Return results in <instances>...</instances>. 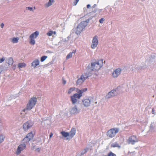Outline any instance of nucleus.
<instances>
[{
	"instance_id": "nucleus-22",
	"label": "nucleus",
	"mask_w": 156,
	"mask_h": 156,
	"mask_svg": "<svg viewBox=\"0 0 156 156\" xmlns=\"http://www.w3.org/2000/svg\"><path fill=\"white\" fill-rule=\"evenodd\" d=\"M71 100L72 102V104L73 105L76 104L78 101L76 98H73V97L72 96L71 97Z\"/></svg>"
},
{
	"instance_id": "nucleus-6",
	"label": "nucleus",
	"mask_w": 156,
	"mask_h": 156,
	"mask_svg": "<svg viewBox=\"0 0 156 156\" xmlns=\"http://www.w3.org/2000/svg\"><path fill=\"white\" fill-rule=\"evenodd\" d=\"M138 141V139L137 138L136 136L135 135H133L129 137L127 140L128 144H131L132 145L134 144Z\"/></svg>"
},
{
	"instance_id": "nucleus-21",
	"label": "nucleus",
	"mask_w": 156,
	"mask_h": 156,
	"mask_svg": "<svg viewBox=\"0 0 156 156\" xmlns=\"http://www.w3.org/2000/svg\"><path fill=\"white\" fill-rule=\"evenodd\" d=\"M76 52V51H73L72 52H70L67 55L66 57V59H68L71 58L73 55V53L74 54Z\"/></svg>"
},
{
	"instance_id": "nucleus-16",
	"label": "nucleus",
	"mask_w": 156,
	"mask_h": 156,
	"mask_svg": "<svg viewBox=\"0 0 156 156\" xmlns=\"http://www.w3.org/2000/svg\"><path fill=\"white\" fill-rule=\"evenodd\" d=\"M39 64V61L38 59H36L34 60L32 63L31 66H32L35 68L36 66L38 65Z\"/></svg>"
},
{
	"instance_id": "nucleus-24",
	"label": "nucleus",
	"mask_w": 156,
	"mask_h": 156,
	"mask_svg": "<svg viewBox=\"0 0 156 156\" xmlns=\"http://www.w3.org/2000/svg\"><path fill=\"white\" fill-rule=\"evenodd\" d=\"M13 60L12 58L10 57L6 60V62L9 65L12 64L13 62Z\"/></svg>"
},
{
	"instance_id": "nucleus-60",
	"label": "nucleus",
	"mask_w": 156,
	"mask_h": 156,
	"mask_svg": "<svg viewBox=\"0 0 156 156\" xmlns=\"http://www.w3.org/2000/svg\"><path fill=\"white\" fill-rule=\"evenodd\" d=\"M95 104H97V102H95Z\"/></svg>"
},
{
	"instance_id": "nucleus-8",
	"label": "nucleus",
	"mask_w": 156,
	"mask_h": 156,
	"mask_svg": "<svg viewBox=\"0 0 156 156\" xmlns=\"http://www.w3.org/2000/svg\"><path fill=\"white\" fill-rule=\"evenodd\" d=\"M26 147V145L25 143L20 144L18 147L16 154L17 155H19L20 154L21 151L25 149Z\"/></svg>"
},
{
	"instance_id": "nucleus-51",
	"label": "nucleus",
	"mask_w": 156,
	"mask_h": 156,
	"mask_svg": "<svg viewBox=\"0 0 156 156\" xmlns=\"http://www.w3.org/2000/svg\"><path fill=\"white\" fill-rule=\"evenodd\" d=\"M35 151H37L38 152H39L40 151V148H38L36 149L35 150Z\"/></svg>"
},
{
	"instance_id": "nucleus-47",
	"label": "nucleus",
	"mask_w": 156,
	"mask_h": 156,
	"mask_svg": "<svg viewBox=\"0 0 156 156\" xmlns=\"http://www.w3.org/2000/svg\"><path fill=\"white\" fill-rule=\"evenodd\" d=\"M83 22H86L87 23H87L89 22V19H87L85 21H83Z\"/></svg>"
},
{
	"instance_id": "nucleus-4",
	"label": "nucleus",
	"mask_w": 156,
	"mask_h": 156,
	"mask_svg": "<svg viewBox=\"0 0 156 156\" xmlns=\"http://www.w3.org/2000/svg\"><path fill=\"white\" fill-rule=\"evenodd\" d=\"M87 26V24L86 22H81L76 28L75 33L77 35L80 34Z\"/></svg>"
},
{
	"instance_id": "nucleus-39",
	"label": "nucleus",
	"mask_w": 156,
	"mask_h": 156,
	"mask_svg": "<svg viewBox=\"0 0 156 156\" xmlns=\"http://www.w3.org/2000/svg\"><path fill=\"white\" fill-rule=\"evenodd\" d=\"M105 19L103 18H101L99 20V22L100 23H102L105 21Z\"/></svg>"
},
{
	"instance_id": "nucleus-37",
	"label": "nucleus",
	"mask_w": 156,
	"mask_h": 156,
	"mask_svg": "<svg viewBox=\"0 0 156 156\" xmlns=\"http://www.w3.org/2000/svg\"><path fill=\"white\" fill-rule=\"evenodd\" d=\"M53 31H49L47 33V35L49 36H51L53 34Z\"/></svg>"
},
{
	"instance_id": "nucleus-52",
	"label": "nucleus",
	"mask_w": 156,
	"mask_h": 156,
	"mask_svg": "<svg viewBox=\"0 0 156 156\" xmlns=\"http://www.w3.org/2000/svg\"><path fill=\"white\" fill-rule=\"evenodd\" d=\"M152 113L153 114H154V108H152Z\"/></svg>"
},
{
	"instance_id": "nucleus-43",
	"label": "nucleus",
	"mask_w": 156,
	"mask_h": 156,
	"mask_svg": "<svg viewBox=\"0 0 156 156\" xmlns=\"http://www.w3.org/2000/svg\"><path fill=\"white\" fill-rule=\"evenodd\" d=\"M5 60V59L4 57H3L2 58L0 59V63H2Z\"/></svg>"
},
{
	"instance_id": "nucleus-29",
	"label": "nucleus",
	"mask_w": 156,
	"mask_h": 156,
	"mask_svg": "<svg viewBox=\"0 0 156 156\" xmlns=\"http://www.w3.org/2000/svg\"><path fill=\"white\" fill-rule=\"evenodd\" d=\"M19 38L18 37H14L12 40V42L13 43H17L19 40Z\"/></svg>"
},
{
	"instance_id": "nucleus-59",
	"label": "nucleus",
	"mask_w": 156,
	"mask_h": 156,
	"mask_svg": "<svg viewBox=\"0 0 156 156\" xmlns=\"http://www.w3.org/2000/svg\"><path fill=\"white\" fill-rule=\"evenodd\" d=\"M97 11V10H94V12H96Z\"/></svg>"
},
{
	"instance_id": "nucleus-31",
	"label": "nucleus",
	"mask_w": 156,
	"mask_h": 156,
	"mask_svg": "<svg viewBox=\"0 0 156 156\" xmlns=\"http://www.w3.org/2000/svg\"><path fill=\"white\" fill-rule=\"evenodd\" d=\"M87 90V88H85L82 89L81 90H79L78 92L80 93H81V94H82V93L83 92L86 91Z\"/></svg>"
},
{
	"instance_id": "nucleus-30",
	"label": "nucleus",
	"mask_w": 156,
	"mask_h": 156,
	"mask_svg": "<svg viewBox=\"0 0 156 156\" xmlns=\"http://www.w3.org/2000/svg\"><path fill=\"white\" fill-rule=\"evenodd\" d=\"M54 1V0H49L48 2L46 5L48 7L51 5L52 4Z\"/></svg>"
},
{
	"instance_id": "nucleus-36",
	"label": "nucleus",
	"mask_w": 156,
	"mask_h": 156,
	"mask_svg": "<svg viewBox=\"0 0 156 156\" xmlns=\"http://www.w3.org/2000/svg\"><path fill=\"white\" fill-rule=\"evenodd\" d=\"M135 67V69H136L139 70H141V69H142L143 68V66H136Z\"/></svg>"
},
{
	"instance_id": "nucleus-17",
	"label": "nucleus",
	"mask_w": 156,
	"mask_h": 156,
	"mask_svg": "<svg viewBox=\"0 0 156 156\" xmlns=\"http://www.w3.org/2000/svg\"><path fill=\"white\" fill-rule=\"evenodd\" d=\"M39 34V32L38 31H36L31 34L30 35L31 37L32 38H34V39H35L38 36Z\"/></svg>"
},
{
	"instance_id": "nucleus-50",
	"label": "nucleus",
	"mask_w": 156,
	"mask_h": 156,
	"mask_svg": "<svg viewBox=\"0 0 156 156\" xmlns=\"http://www.w3.org/2000/svg\"><path fill=\"white\" fill-rule=\"evenodd\" d=\"M35 146H32L31 148V150H34L35 148Z\"/></svg>"
},
{
	"instance_id": "nucleus-2",
	"label": "nucleus",
	"mask_w": 156,
	"mask_h": 156,
	"mask_svg": "<svg viewBox=\"0 0 156 156\" xmlns=\"http://www.w3.org/2000/svg\"><path fill=\"white\" fill-rule=\"evenodd\" d=\"M37 101V98L35 97L31 98L27 104L26 108L23 110V111L27 112V110H30L35 105Z\"/></svg>"
},
{
	"instance_id": "nucleus-14",
	"label": "nucleus",
	"mask_w": 156,
	"mask_h": 156,
	"mask_svg": "<svg viewBox=\"0 0 156 156\" xmlns=\"http://www.w3.org/2000/svg\"><path fill=\"white\" fill-rule=\"evenodd\" d=\"M87 72L85 73L82 76H83V77L86 80L88 77L91 76L92 75V71L90 70H88L86 69Z\"/></svg>"
},
{
	"instance_id": "nucleus-58",
	"label": "nucleus",
	"mask_w": 156,
	"mask_h": 156,
	"mask_svg": "<svg viewBox=\"0 0 156 156\" xmlns=\"http://www.w3.org/2000/svg\"><path fill=\"white\" fill-rule=\"evenodd\" d=\"M53 34H56V32L55 31H54V32H53Z\"/></svg>"
},
{
	"instance_id": "nucleus-15",
	"label": "nucleus",
	"mask_w": 156,
	"mask_h": 156,
	"mask_svg": "<svg viewBox=\"0 0 156 156\" xmlns=\"http://www.w3.org/2000/svg\"><path fill=\"white\" fill-rule=\"evenodd\" d=\"M85 80V79L83 77V76H81L80 78L77 80L76 83L77 85H80Z\"/></svg>"
},
{
	"instance_id": "nucleus-55",
	"label": "nucleus",
	"mask_w": 156,
	"mask_h": 156,
	"mask_svg": "<svg viewBox=\"0 0 156 156\" xmlns=\"http://www.w3.org/2000/svg\"><path fill=\"white\" fill-rule=\"evenodd\" d=\"M90 7V4H88L87 5V8H89Z\"/></svg>"
},
{
	"instance_id": "nucleus-1",
	"label": "nucleus",
	"mask_w": 156,
	"mask_h": 156,
	"mask_svg": "<svg viewBox=\"0 0 156 156\" xmlns=\"http://www.w3.org/2000/svg\"><path fill=\"white\" fill-rule=\"evenodd\" d=\"M103 60L101 59L98 61L94 62L93 61H91L90 64H89L87 67V69L88 70L98 71L103 66Z\"/></svg>"
},
{
	"instance_id": "nucleus-27",
	"label": "nucleus",
	"mask_w": 156,
	"mask_h": 156,
	"mask_svg": "<svg viewBox=\"0 0 156 156\" xmlns=\"http://www.w3.org/2000/svg\"><path fill=\"white\" fill-rule=\"evenodd\" d=\"M18 67L20 69L21 68L25 67L26 66V64L24 63H20L18 64Z\"/></svg>"
},
{
	"instance_id": "nucleus-34",
	"label": "nucleus",
	"mask_w": 156,
	"mask_h": 156,
	"mask_svg": "<svg viewBox=\"0 0 156 156\" xmlns=\"http://www.w3.org/2000/svg\"><path fill=\"white\" fill-rule=\"evenodd\" d=\"M47 56H43L41 58V62H44L47 58Z\"/></svg>"
},
{
	"instance_id": "nucleus-28",
	"label": "nucleus",
	"mask_w": 156,
	"mask_h": 156,
	"mask_svg": "<svg viewBox=\"0 0 156 156\" xmlns=\"http://www.w3.org/2000/svg\"><path fill=\"white\" fill-rule=\"evenodd\" d=\"M30 140H29V139L28 138H26V136L23 139V141L25 144H27L29 143V141H30Z\"/></svg>"
},
{
	"instance_id": "nucleus-57",
	"label": "nucleus",
	"mask_w": 156,
	"mask_h": 156,
	"mask_svg": "<svg viewBox=\"0 0 156 156\" xmlns=\"http://www.w3.org/2000/svg\"><path fill=\"white\" fill-rule=\"evenodd\" d=\"M47 52H48V53H52V52L51 51H47Z\"/></svg>"
},
{
	"instance_id": "nucleus-45",
	"label": "nucleus",
	"mask_w": 156,
	"mask_h": 156,
	"mask_svg": "<svg viewBox=\"0 0 156 156\" xmlns=\"http://www.w3.org/2000/svg\"><path fill=\"white\" fill-rule=\"evenodd\" d=\"M151 129H154V126L153 123H151L150 126Z\"/></svg>"
},
{
	"instance_id": "nucleus-7",
	"label": "nucleus",
	"mask_w": 156,
	"mask_h": 156,
	"mask_svg": "<svg viewBox=\"0 0 156 156\" xmlns=\"http://www.w3.org/2000/svg\"><path fill=\"white\" fill-rule=\"evenodd\" d=\"M34 125L33 122L31 121H28L24 123L23 125V129L24 131H27L30 129Z\"/></svg>"
},
{
	"instance_id": "nucleus-18",
	"label": "nucleus",
	"mask_w": 156,
	"mask_h": 156,
	"mask_svg": "<svg viewBox=\"0 0 156 156\" xmlns=\"http://www.w3.org/2000/svg\"><path fill=\"white\" fill-rule=\"evenodd\" d=\"M78 93H76L73 94V96H72L73 98H77L80 99V98L82 96V94L81 93H80L78 91Z\"/></svg>"
},
{
	"instance_id": "nucleus-41",
	"label": "nucleus",
	"mask_w": 156,
	"mask_h": 156,
	"mask_svg": "<svg viewBox=\"0 0 156 156\" xmlns=\"http://www.w3.org/2000/svg\"><path fill=\"white\" fill-rule=\"evenodd\" d=\"M89 148L87 147H86L84 150V152L83 153V154H85L88 151Z\"/></svg>"
},
{
	"instance_id": "nucleus-12",
	"label": "nucleus",
	"mask_w": 156,
	"mask_h": 156,
	"mask_svg": "<svg viewBox=\"0 0 156 156\" xmlns=\"http://www.w3.org/2000/svg\"><path fill=\"white\" fill-rule=\"evenodd\" d=\"M91 102V99L89 98H84L82 100V102L83 105L85 107L89 106Z\"/></svg>"
},
{
	"instance_id": "nucleus-19",
	"label": "nucleus",
	"mask_w": 156,
	"mask_h": 156,
	"mask_svg": "<svg viewBox=\"0 0 156 156\" xmlns=\"http://www.w3.org/2000/svg\"><path fill=\"white\" fill-rule=\"evenodd\" d=\"M34 136V134L32 132H30L27 134L26 136V138H28L29 140H31L33 138Z\"/></svg>"
},
{
	"instance_id": "nucleus-46",
	"label": "nucleus",
	"mask_w": 156,
	"mask_h": 156,
	"mask_svg": "<svg viewBox=\"0 0 156 156\" xmlns=\"http://www.w3.org/2000/svg\"><path fill=\"white\" fill-rule=\"evenodd\" d=\"M16 65H12V69L13 70H15L16 68Z\"/></svg>"
},
{
	"instance_id": "nucleus-33",
	"label": "nucleus",
	"mask_w": 156,
	"mask_h": 156,
	"mask_svg": "<svg viewBox=\"0 0 156 156\" xmlns=\"http://www.w3.org/2000/svg\"><path fill=\"white\" fill-rule=\"evenodd\" d=\"M4 139V136L2 134H0V143L2 142Z\"/></svg>"
},
{
	"instance_id": "nucleus-23",
	"label": "nucleus",
	"mask_w": 156,
	"mask_h": 156,
	"mask_svg": "<svg viewBox=\"0 0 156 156\" xmlns=\"http://www.w3.org/2000/svg\"><path fill=\"white\" fill-rule=\"evenodd\" d=\"M29 39H30L29 41L30 44L33 45H34L35 44L34 39V38L31 37L30 35L29 37Z\"/></svg>"
},
{
	"instance_id": "nucleus-25",
	"label": "nucleus",
	"mask_w": 156,
	"mask_h": 156,
	"mask_svg": "<svg viewBox=\"0 0 156 156\" xmlns=\"http://www.w3.org/2000/svg\"><path fill=\"white\" fill-rule=\"evenodd\" d=\"M111 147H117L119 148H120L121 147L117 142H115V143H112L111 145Z\"/></svg>"
},
{
	"instance_id": "nucleus-10",
	"label": "nucleus",
	"mask_w": 156,
	"mask_h": 156,
	"mask_svg": "<svg viewBox=\"0 0 156 156\" xmlns=\"http://www.w3.org/2000/svg\"><path fill=\"white\" fill-rule=\"evenodd\" d=\"M121 69L120 68H118L115 69L112 73L113 77L114 78L117 77L121 74Z\"/></svg>"
},
{
	"instance_id": "nucleus-56",
	"label": "nucleus",
	"mask_w": 156,
	"mask_h": 156,
	"mask_svg": "<svg viewBox=\"0 0 156 156\" xmlns=\"http://www.w3.org/2000/svg\"><path fill=\"white\" fill-rule=\"evenodd\" d=\"M84 152V150L83 151L81 152V154L82 155H83V154H83V152Z\"/></svg>"
},
{
	"instance_id": "nucleus-42",
	"label": "nucleus",
	"mask_w": 156,
	"mask_h": 156,
	"mask_svg": "<svg viewBox=\"0 0 156 156\" xmlns=\"http://www.w3.org/2000/svg\"><path fill=\"white\" fill-rule=\"evenodd\" d=\"M79 1V0H76V1H74L73 2L74 5H76Z\"/></svg>"
},
{
	"instance_id": "nucleus-32",
	"label": "nucleus",
	"mask_w": 156,
	"mask_h": 156,
	"mask_svg": "<svg viewBox=\"0 0 156 156\" xmlns=\"http://www.w3.org/2000/svg\"><path fill=\"white\" fill-rule=\"evenodd\" d=\"M75 87H71L68 90V94H70L72 91L75 90Z\"/></svg>"
},
{
	"instance_id": "nucleus-53",
	"label": "nucleus",
	"mask_w": 156,
	"mask_h": 156,
	"mask_svg": "<svg viewBox=\"0 0 156 156\" xmlns=\"http://www.w3.org/2000/svg\"><path fill=\"white\" fill-rule=\"evenodd\" d=\"M96 5H97L96 4H95L93 5V6H92V8H94L95 7Z\"/></svg>"
},
{
	"instance_id": "nucleus-13",
	"label": "nucleus",
	"mask_w": 156,
	"mask_h": 156,
	"mask_svg": "<svg viewBox=\"0 0 156 156\" xmlns=\"http://www.w3.org/2000/svg\"><path fill=\"white\" fill-rule=\"evenodd\" d=\"M76 130L74 128H72L70 133H69V137H68L66 139V140H70L75 135L76 133Z\"/></svg>"
},
{
	"instance_id": "nucleus-38",
	"label": "nucleus",
	"mask_w": 156,
	"mask_h": 156,
	"mask_svg": "<svg viewBox=\"0 0 156 156\" xmlns=\"http://www.w3.org/2000/svg\"><path fill=\"white\" fill-rule=\"evenodd\" d=\"M26 9H27L32 11H33L34 10L33 8L30 7H27L26 8Z\"/></svg>"
},
{
	"instance_id": "nucleus-26",
	"label": "nucleus",
	"mask_w": 156,
	"mask_h": 156,
	"mask_svg": "<svg viewBox=\"0 0 156 156\" xmlns=\"http://www.w3.org/2000/svg\"><path fill=\"white\" fill-rule=\"evenodd\" d=\"M149 62H153L155 58V56L154 55H151L150 57Z\"/></svg>"
},
{
	"instance_id": "nucleus-5",
	"label": "nucleus",
	"mask_w": 156,
	"mask_h": 156,
	"mask_svg": "<svg viewBox=\"0 0 156 156\" xmlns=\"http://www.w3.org/2000/svg\"><path fill=\"white\" fill-rule=\"evenodd\" d=\"M119 131V129L117 128H112L107 132L106 135L109 138H112L114 137Z\"/></svg>"
},
{
	"instance_id": "nucleus-54",
	"label": "nucleus",
	"mask_w": 156,
	"mask_h": 156,
	"mask_svg": "<svg viewBox=\"0 0 156 156\" xmlns=\"http://www.w3.org/2000/svg\"><path fill=\"white\" fill-rule=\"evenodd\" d=\"M52 136H53V134L51 133V134L50 135V136H49L50 138H51L52 137Z\"/></svg>"
},
{
	"instance_id": "nucleus-11",
	"label": "nucleus",
	"mask_w": 156,
	"mask_h": 156,
	"mask_svg": "<svg viewBox=\"0 0 156 156\" xmlns=\"http://www.w3.org/2000/svg\"><path fill=\"white\" fill-rule=\"evenodd\" d=\"M80 112V109L77 108L76 105H75L72 107L70 111V114H76L79 113Z\"/></svg>"
},
{
	"instance_id": "nucleus-49",
	"label": "nucleus",
	"mask_w": 156,
	"mask_h": 156,
	"mask_svg": "<svg viewBox=\"0 0 156 156\" xmlns=\"http://www.w3.org/2000/svg\"><path fill=\"white\" fill-rule=\"evenodd\" d=\"M4 24L3 23H2L0 25V26L2 28H3L4 26Z\"/></svg>"
},
{
	"instance_id": "nucleus-3",
	"label": "nucleus",
	"mask_w": 156,
	"mask_h": 156,
	"mask_svg": "<svg viewBox=\"0 0 156 156\" xmlns=\"http://www.w3.org/2000/svg\"><path fill=\"white\" fill-rule=\"evenodd\" d=\"M120 88V87H118L117 88L114 89L108 92L105 96L106 98L108 99L119 94L120 93L119 91Z\"/></svg>"
},
{
	"instance_id": "nucleus-44",
	"label": "nucleus",
	"mask_w": 156,
	"mask_h": 156,
	"mask_svg": "<svg viewBox=\"0 0 156 156\" xmlns=\"http://www.w3.org/2000/svg\"><path fill=\"white\" fill-rule=\"evenodd\" d=\"M62 83L64 85L65 84L66 82V81L63 78H62Z\"/></svg>"
},
{
	"instance_id": "nucleus-40",
	"label": "nucleus",
	"mask_w": 156,
	"mask_h": 156,
	"mask_svg": "<svg viewBox=\"0 0 156 156\" xmlns=\"http://www.w3.org/2000/svg\"><path fill=\"white\" fill-rule=\"evenodd\" d=\"M3 67L2 66H0V74L2 73L3 70Z\"/></svg>"
},
{
	"instance_id": "nucleus-9",
	"label": "nucleus",
	"mask_w": 156,
	"mask_h": 156,
	"mask_svg": "<svg viewBox=\"0 0 156 156\" xmlns=\"http://www.w3.org/2000/svg\"><path fill=\"white\" fill-rule=\"evenodd\" d=\"M98 43V37L97 35L95 36L93 38L92 40V43L91 47L93 49L96 48Z\"/></svg>"
},
{
	"instance_id": "nucleus-35",
	"label": "nucleus",
	"mask_w": 156,
	"mask_h": 156,
	"mask_svg": "<svg viewBox=\"0 0 156 156\" xmlns=\"http://www.w3.org/2000/svg\"><path fill=\"white\" fill-rule=\"evenodd\" d=\"M105 156H116V155L112 152L110 151L108 153V155H105Z\"/></svg>"
},
{
	"instance_id": "nucleus-48",
	"label": "nucleus",
	"mask_w": 156,
	"mask_h": 156,
	"mask_svg": "<svg viewBox=\"0 0 156 156\" xmlns=\"http://www.w3.org/2000/svg\"><path fill=\"white\" fill-rule=\"evenodd\" d=\"M133 66H130V67H129L130 68V69L132 70H133L134 69L133 67Z\"/></svg>"
},
{
	"instance_id": "nucleus-20",
	"label": "nucleus",
	"mask_w": 156,
	"mask_h": 156,
	"mask_svg": "<svg viewBox=\"0 0 156 156\" xmlns=\"http://www.w3.org/2000/svg\"><path fill=\"white\" fill-rule=\"evenodd\" d=\"M61 133L62 135L65 137H66V138L68 137H69V133L68 132H66L64 131H62L61 132Z\"/></svg>"
}]
</instances>
